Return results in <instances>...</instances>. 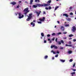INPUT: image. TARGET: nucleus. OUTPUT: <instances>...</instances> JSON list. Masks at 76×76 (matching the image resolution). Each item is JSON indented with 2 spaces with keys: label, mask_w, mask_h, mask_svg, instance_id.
Returning a JSON list of instances; mask_svg holds the SVG:
<instances>
[{
  "label": "nucleus",
  "mask_w": 76,
  "mask_h": 76,
  "mask_svg": "<svg viewBox=\"0 0 76 76\" xmlns=\"http://www.w3.org/2000/svg\"><path fill=\"white\" fill-rule=\"evenodd\" d=\"M50 4H37V6H38L39 7H42L43 6H44V7H45V6H50Z\"/></svg>",
  "instance_id": "obj_1"
},
{
  "label": "nucleus",
  "mask_w": 76,
  "mask_h": 76,
  "mask_svg": "<svg viewBox=\"0 0 76 76\" xmlns=\"http://www.w3.org/2000/svg\"><path fill=\"white\" fill-rule=\"evenodd\" d=\"M29 8L28 7H27L26 8L24 9L23 10V12H24V15H26L29 12Z\"/></svg>",
  "instance_id": "obj_2"
},
{
  "label": "nucleus",
  "mask_w": 76,
  "mask_h": 76,
  "mask_svg": "<svg viewBox=\"0 0 76 76\" xmlns=\"http://www.w3.org/2000/svg\"><path fill=\"white\" fill-rule=\"evenodd\" d=\"M28 15V18L26 20L27 21H29L30 19H31V18L32 17V14L30 13L28 15Z\"/></svg>",
  "instance_id": "obj_3"
},
{
  "label": "nucleus",
  "mask_w": 76,
  "mask_h": 76,
  "mask_svg": "<svg viewBox=\"0 0 76 76\" xmlns=\"http://www.w3.org/2000/svg\"><path fill=\"white\" fill-rule=\"evenodd\" d=\"M18 14H19L18 16H19V17H18V18L19 19H21V18H23V16H24L23 15H22V14H21V13H19Z\"/></svg>",
  "instance_id": "obj_4"
},
{
  "label": "nucleus",
  "mask_w": 76,
  "mask_h": 76,
  "mask_svg": "<svg viewBox=\"0 0 76 76\" xmlns=\"http://www.w3.org/2000/svg\"><path fill=\"white\" fill-rule=\"evenodd\" d=\"M76 30V27L75 26H73L72 27V31L73 32H75V31Z\"/></svg>",
  "instance_id": "obj_5"
},
{
  "label": "nucleus",
  "mask_w": 76,
  "mask_h": 76,
  "mask_svg": "<svg viewBox=\"0 0 76 76\" xmlns=\"http://www.w3.org/2000/svg\"><path fill=\"white\" fill-rule=\"evenodd\" d=\"M50 48H55V49H57L58 48V47L56 46L55 45H51L50 47Z\"/></svg>",
  "instance_id": "obj_6"
},
{
  "label": "nucleus",
  "mask_w": 76,
  "mask_h": 76,
  "mask_svg": "<svg viewBox=\"0 0 76 76\" xmlns=\"http://www.w3.org/2000/svg\"><path fill=\"white\" fill-rule=\"evenodd\" d=\"M41 13V11H37L36 12V13L37 14V16H39V15Z\"/></svg>",
  "instance_id": "obj_7"
},
{
  "label": "nucleus",
  "mask_w": 76,
  "mask_h": 76,
  "mask_svg": "<svg viewBox=\"0 0 76 76\" xmlns=\"http://www.w3.org/2000/svg\"><path fill=\"white\" fill-rule=\"evenodd\" d=\"M45 19V17H43L42 19L40 18L39 19V20H40L41 22H44Z\"/></svg>",
  "instance_id": "obj_8"
},
{
  "label": "nucleus",
  "mask_w": 76,
  "mask_h": 76,
  "mask_svg": "<svg viewBox=\"0 0 76 76\" xmlns=\"http://www.w3.org/2000/svg\"><path fill=\"white\" fill-rule=\"evenodd\" d=\"M10 4H12L13 5H15L16 4V3L15 2V1H13L12 2L10 3Z\"/></svg>",
  "instance_id": "obj_9"
},
{
  "label": "nucleus",
  "mask_w": 76,
  "mask_h": 76,
  "mask_svg": "<svg viewBox=\"0 0 76 76\" xmlns=\"http://www.w3.org/2000/svg\"><path fill=\"white\" fill-rule=\"evenodd\" d=\"M61 29L62 31H64V28L63 26H61Z\"/></svg>",
  "instance_id": "obj_10"
},
{
  "label": "nucleus",
  "mask_w": 76,
  "mask_h": 76,
  "mask_svg": "<svg viewBox=\"0 0 76 76\" xmlns=\"http://www.w3.org/2000/svg\"><path fill=\"white\" fill-rule=\"evenodd\" d=\"M63 16H65L66 17V18L68 17L69 16V15H68L67 14H63Z\"/></svg>",
  "instance_id": "obj_11"
},
{
  "label": "nucleus",
  "mask_w": 76,
  "mask_h": 76,
  "mask_svg": "<svg viewBox=\"0 0 76 76\" xmlns=\"http://www.w3.org/2000/svg\"><path fill=\"white\" fill-rule=\"evenodd\" d=\"M34 1V0H30V4L31 5V4H32V2Z\"/></svg>",
  "instance_id": "obj_12"
},
{
  "label": "nucleus",
  "mask_w": 76,
  "mask_h": 76,
  "mask_svg": "<svg viewBox=\"0 0 76 76\" xmlns=\"http://www.w3.org/2000/svg\"><path fill=\"white\" fill-rule=\"evenodd\" d=\"M60 61L61 62H62V63H64V62H65V60H64L60 59Z\"/></svg>",
  "instance_id": "obj_13"
},
{
  "label": "nucleus",
  "mask_w": 76,
  "mask_h": 76,
  "mask_svg": "<svg viewBox=\"0 0 76 76\" xmlns=\"http://www.w3.org/2000/svg\"><path fill=\"white\" fill-rule=\"evenodd\" d=\"M31 25H33L32 26H35V23H33V22H31Z\"/></svg>",
  "instance_id": "obj_14"
},
{
  "label": "nucleus",
  "mask_w": 76,
  "mask_h": 76,
  "mask_svg": "<svg viewBox=\"0 0 76 76\" xmlns=\"http://www.w3.org/2000/svg\"><path fill=\"white\" fill-rule=\"evenodd\" d=\"M58 7H59V6H56L55 8V11H56V10H57V9H58Z\"/></svg>",
  "instance_id": "obj_15"
},
{
  "label": "nucleus",
  "mask_w": 76,
  "mask_h": 76,
  "mask_svg": "<svg viewBox=\"0 0 76 76\" xmlns=\"http://www.w3.org/2000/svg\"><path fill=\"white\" fill-rule=\"evenodd\" d=\"M51 3V0L48 1L47 2V3Z\"/></svg>",
  "instance_id": "obj_16"
},
{
  "label": "nucleus",
  "mask_w": 76,
  "mask_h": 76,
  "mask_svg": "<svg viewBox=\"0 0 76 76\" xmlns=\"http://www.w3.org/2000/svg\"><path fill=\"white\" fill-rule=\"evenodd\" d=\"M33 7H34V8H37V5H34L33 6Z\"/></svg>",
  "instance_id": "obj_17"
},
{
  "label": "nucleus",
  "mask_w": 76,
  "mask_h": 76,
  "mask_svg": "<svg viewBox=\"0 0 76 76\" xmlns=\"http://www.w3.org/2000/svg\"><path fill=\"white\" fill-rule=\"evenodd\" d=\"M41 35L42 37H44V33H41Z\"/></svg>",
  "instance_id": "obj_18"
},
{
  "label": "nucleus",
  "mask_w": 76,
  "mask_h": 76,
  "mask_svg": "<svg viewBox=\"0 0 76 76\" xmlns=\"http://www.w3.org/2000/svg\"><path fill=\"white\" fill-rule=\"evenodd\" d=\"M40 1L39 0H35V2H39Z\"/></svg>",
  "instance_id": "obj_19"
},
{
  "label": "nucleus",
  "mask_w": 76,
  "mask_h": 76,
  "mask_svg": "<svg viewBox=\"0 0 76 76\" xmlns=\"http://www.w3.org/2000/svg\"><path fill=\"white\" fill-rule=\"evenodd\" d=\"M68 53L69 54H72V51H68Z\"/></svg>",
  "instance_id": "obj_20"
},
{
  "label": "nucleus",
  "mask_w": 76,
  "mask_h": 76,
  "mask_svg": "<svg viewBox=\"0 0 76 76\" xmlns=\"http://www.w3.org/2000/svg\"><path fill=\"white\" fill-rule=\"evenodd\" d=\"M57 43L59 45H61V42L60 41L58 42Z\"/></svg>",
  "instance_id": "obj_21"
},
{
  "label": "nucleus",
  "mask_w": 76,
  "mask_h": 76,
  "mask_svg": "<svg viewBox=\"0 0 76 76\" xmlns=\"http://www.w3.org/2000/svg\"><path fill=\"white\" fill-rule=\"evenodd\" d=\"M47 58H48V56L47 55L45 56L44 57V58H45V59H47Z\"/></svg>",
  "instance_id": "obj_22"
},
{
  "label": "nucleus",
  "mask_w": 76,
  "mask_h": 76,
  "mask_svg": "<svg viewBox=\"0 0 76 76\" xmlns=\"http://www.w3.org/2000/svg\"><path fill=\"white\" fill-rule=\"evenodd\" d=\"M73 37V34H70L69 35V37Z\"/></svg>",
  "instance_id": "obj_23"
},
{
  "label": "nucleus",
  "mask_w": 76,
  "mask_h": 76,
  "mask_svg": "<svg viewBox=\"0 0 76 76\" xmlns=\"http://www.w3.org/2000/svg\"><path fill=\"white\" fill-rule=\"evenodd\" d=\"M61 43H62V44H64V41H63V40H62L61 41Z\"/></svg>",
  "instance_id": "obj_24"
},
{
  "label": "nucleus",
  "mask_w": 76,
  "mask_h": 76,
  "mask_svg": "<svg viewBox=\"0 0 76 76\" xmlns=\"http://www.w3.org/2000/svg\"><path fill=\"white\" fill-rule=\"evenodd\" d=\"M57 35H60V34H61V32H60L58 33L57 34Z\"/></svg>",
  "instance_id": "obj_25"
},
{
  "label": "nucleus",
  "mask_w": 76,
  "mask_h": 76,
  "mask_svg": "<svg viewBox=\"0 0 76 76\" xmlns=\"http://www.w3.org/2000/svg\"><path fill=\"white\" fill-rule=\"evenodd\" d=\"M52 36H54V35H56V34L54 33H53V34H52Z\"/></svg>",
  "instance_id": "obj_26"
},
{
  "label": "nucleus",
  "mask_w": 76,
  "mask_h": 76,
  "mask_svg": "<svg viewBox=\"0 0 76 76\" xmlns=\"http://www.w3.org/2000/svg\"><path fill=\"white\" fill-rule=\"evenodd\" d=\"M67 33V32H63V34H66Z\"/></svg>",
  "instance_id": "obj_27"
},
{
  "label": "nucleus",
  "mask_w": 76,
  "mask_h": 76,
  "mask_svg": "<svg viewBox=\"0 0 76 76\" xmlns=\"http://www.w3.org/2000/svg\"><path fill=\"white\" fill-rule=\"evenodd\" d=\"M71 75H75V72H73L72 73H71Z\"/></svg>",
  "instance_id": "obj_28"
},
{
  "label": "nucleus",
  "mask_w": 76,
  "mask_h": 76,
  "mask_svg": "<svg viewBox=\"0 0 76 76\" xmlns=\"http://www.w3.org/2000/svg\"><path fill=\"white\" fill-rule=\"evenodd\" d=\"M37 23H40V24H41L42 23V22H41V21H38L37 22Z\"/></svg>",
  "instance_id": "obj_29"
},
{
  "label": "nucleus",
  "mask_w": 76,
  "mask_h": 76,
  "mask_svg": "<svg viewBox=\"0 0 76 76\" xmlns=\"http://www.w3.org/2000/svg\"><path fill=\"white\" fill-rule=\"evenodd\" d=\"M65 26L67 27V26H69V24H66L65 25Z\"/></svg>",
  "instance_id": "obj_30"
},
{
  "label": "nucleus",
  "mask_w": 76,
  "mask_h": 76,
  "mask_svg": "<svg viewBox=\"0 0 76 76\" xmlns=\"http://www.w3.org/2000/svg\"><path fill=\"white\" fill-rule=\"evenodd\" d=\"M69 61H70V62H72V61H73V59H70V60H69Z\"/></svg>",
  "instance_id": "obj_31"
},
{
  "label": "nucleus",
  "mask_w": 76,
  "mask_h": 76,
  "mask_svg": "<svg viewBox=\"0 0 76 76\" xmlns=\"http://www.w3.org/2000/svg\"><path fill=\"white\" fill-rule=\"evenodd\" d=\"M58 54H56V55L55 56V57H58Z\"/></svg>",
  "instance_id": "obj_32"
},
{
  "label": "nucleus",
  "mask_w": 76,
  "mask_h": 76,
  "mask_svg": "<svg viewBox=\"0 0 76 76\" xmlns=\"http://www.w3.org/2000/svg\"><path fill=\"white\" fill-rule=\"evenodd\" d=\"M76 64L75 63H74V64L73 65V67H75V65Z\"/></svg>",
  "instance_id": "obj_33"
},
{
  "label": "nucleus",
  "mask_w": 76,
  "mask_h": 76,
  "mask_svg": "<svg viewBox=\"0 0 76 76\" xmlns=\"http://www.w3.org/2000/svg\"><path fill=\"white\" fill-rule=\"evenodd\" d=\"M43 15H44V14H46V13L45 12V11H43Z\"/></svg>",
  "instance_id": "obj_34"
},
{
  "label": "nucleus",
  "mask_w": 76,
  "mask_h": 76,
  "mask_svg": "<svg viewBox=\"0 0 76 76\" xmlns=\"http://www.w3.org/2000/svg\"><path fill=\"white\" fill-rule=\"evenodd\" d=\"M51 9V6H50L49 7V9L50 10V9Z\"/></svg>",
  "instance_id": "obj_35"
},
{
  "label": "nucleus",
  "mask_w": 76,
  "mask_h": 76,
  "mask_svg": "<svg viewBox=\"0 0 76 76\" xmlns=\"http://www.w3.org/2000/svg\"><path fill=\"white\" fill-rule=\"evenodd\" d=\"M47 37H50V34H48L47 35Z\"/></svg>",
  "instance_id": "obj_36"
},
{
  "label": "nucleus",
  "mask_w": 76,
  "mask_h": 76,
  "mask_svg": "<svg viewBox=\"0 0 76 76\" xmlns=\"http://www.w3.org/2000/svg\"><path fill=\"white\" fill-rule=\"evenodd\" d=\"M69 44H72V42L71 41H69Z\"/></svg>",
  "instance_id": "obj_37"
},
{
  "label": "nucleus",
  "mask_w": 76,
  "mask_h": 76,
  "mask_svg": "<svg viewBox=\"0 0 76 76\" xmlns=\"http://www.w3.org/2000/svg\"><path fill=\"white\" fill-rule=\"evenodd\" d=\"M17 8H19V5H18L17 6Z\"/></svg>",
  "instance_id": "obj_38"
},
{
  "label": "nucleus",
  "mask_w": 76,
  "mask_h": 76,
  "mask_svg": "<svg viewBox=\"0 0 76 76\" xmlns=\"http://www.w3.org/2000/svg\"><path fill=\"white\" fill-rule=\"evenodd\" d=\"M73 41L74 42H76V39H74L73 40Z\"/></svg>",
  "instance_id": "obj_39"
},
{
  "label": "nucleus",
  "mask_w": 76,
  "mask_h": 76,
  "mask_svg": "<svg viewBox=\"0 0 76 76\" xmlns=\"http://www.w3.org/2000/svg\"><path fill=\"white\" fill-rule=\"evenodd\" d=\"M70 15H73V14L72 12H71V13H70Z\"/></svg>",
  "instance_id": "obj_40"
},
{
  "label": "nucleus",
  "mask_w": 76,
  "mask_h": 76,
  "mask_svg": "<svg viewBox=\"0 0 76 76\" xmlns=\"http://www.w3.org/2000/svg\"><path fill=\"white\" fill-rule=\"evenodd\" d=\"M57 39H58L57 38H56V42H57Z\"/></svg>",
  "instance_id": "obj_41"
},
{
  "label": "nucleus",
  "mask_w": 76,
  "mask_h": 76,
  "mask_svg": "<svg viewBox=\"0 0 76 76\" xmlns=\"http://www.w3.org/2000/svg\"><path fill=\"white\" fill-rule=\"evenodd\" d=\"M45 9H46V10H48V7H46L45 8Z\"/></svg>",
  "instance_id": "obj_42"
},
{
  "label": "nucleus",
  "mask_w": 76,
  "mask_h": 76,
  "mask_svg": "<svg viewBox=\"0 0 76 76\" xmlns=\"http://www.w3.org/2000/svg\"><path fill=\"white\" fill-rule=\"evenodd\" d=\"M57 54H59V53H60V52H59L58 51H57Z\"/></svg>",
  "instance_id": "obj_43"
},
{
  "label": "nucleus",
  "mask_w": 76,
  "mask_h": 76,
  "mask_svg": "<svg viewBox=\"0 0 76 76\" xmlns=\"http://www.w3.org/2000/svg\"><path fill=\"white\" fill-rule=\"evenodd\" d=\"M44 42L45 43H46V42H47V41H46V40H45L44 41Z\"/></svg>",
  "instance_id": "obj_44"
},
{
  "label": "nucleus",
  "mask_w": 76,
  "mask_h": 76,
  "mask_svg": "<svg viewBox=\"0 0 76 76\" xmlns=\"http://www.w3.org/2000/svg\"><path fill=\"white\" fill-rule=\"evenodd\" d=\"M68 47H72V45H68Z\"/></svg>",
  "instance_id": "obj_45"
},
{
  "label": "nucleus",
  "mask_w": 76,
  "mask_h": 76,
  "mask_svg": "<svg viewBox=\"0 0 76 76\" xmlns=\"http://www.w3.org/2000/svg\"><path fill=\"white\" fill-rule=\"evenodd\" d=\"M69 9H72V7H70L69 8Z\"/></svg>",
  "instance_id": "obj_46"
},
{
  "label": "nucleus",
  "mask_w": 76,
  "mask_h": 76,
  "mask_svg": "<svg viewBox=\"0 0 76 76\" xmlns=\"http://www.w3.org/2000/svg\"><path fill=\"white\" fill-rule=\"evenodd\" d=\"M55 38H53L52 39V41H54Z\"/></svg>",
  "instance_id": "obj_47"
},
{
  "label": "nucleus",
  "mask_w": 76,
  "mask_h": 76,
  "mask_svg": "<svg viewBox=\"0 0 76 76\" xmlns=\"http://www.w3.org/2000/svg\"><path fill=\"white\" fill-rule=\"evenodd\" d=\"M60 49L61 50H62V49H63V47H61V48H60Z\"/></svg>",
  "instance_id": "obj_48"
},
{
  "label": "nucleus",
  "mask_w": 76,
  "mask_h": 76,
  "mask_svg": "<svg viewBox=\"0 0 76 76\" xmlns=\"http://www.w3.org/2000/svg\"><path fill=\"white\" fill-rule=\"evenodd\" d=\"M72 70H73V71H74V72L76 71V70L75 69H73Z\"/></svg>",
  "instance_id": "obj_49"
},
{
  "label": "nucleus",
  "mask_w": 76,
  "mask_h": 76,
  "mask_svg": "<svg viewBox=\"0 0 76 76\" xmlns=\"http://www.w3.org/2000/svg\"><path fill=\"white\" fill-rule=\"evenodd\" d=\"M69 45H67V44H66V47H67V46H69Z\"/></svg>",
  "instance_id": "obj_50"
},
{
  "label": "nucleus",
  "mask_w": 76,
  "mask_h": 76,
  "mask_svg": "<svg viewBox=\"0 0 76 76\" xmlns=\"http://www.w3.org/2000/svg\"><path fill=\"white\" fill-rule=\"evenodd\" d=\"M19 3H22V1H19Z\"/></svg>",
  "instance_id": "obj_51"
},
{
  "label": "nucleus",
  "mask_w": 76,
  "mask_h": 76,
  "mask_svg": "<svg viewBox=\"0 0 76 76\" xmlns=\"http://www.w3.org/2000/svg\"><path fill=\"white\" fill-rule=\"evenodd\" d=\"M64 39H67V37H64Z\"/></svg>",
  "instance_id": "obj_52"
},
{
  "label": "nucleus",
  "mask_w": 76,
  "mask_h": 76,
  "mask_svg": "<svg viewBox=\"0 0 76 76\" xmlns=\"http://www.w3.org/2000/svg\"><path fill=\"white\" fill-rule=\"evenodd\" d=\"M53 54H56V52H55L54 51L53 52Z\"/></svg>",
  "instance_id": "obj_53"
},
{
  "label": "nucleus",
  "mask_w": 76,
  "mask_h": 76,
  "mask_svg": "<svg viewBox=\"0 0 76 76\" xmlns=\"http://www.w3.org/2000/svg\"><path fill=\"white\" fill-rule=\"evenodd\" d=\"M52 58L53 60H54V57H52Z\"/></svg>",
  "instance_id": "obj_54"
},
{
  "label": "nucleus",
  "mask_w": 76,
  "mask_h": 76,
  "mask_svg": "<svg viewBox=\"0 0 76 76\" xmlns=\"http://www.w3.org/2000/svg\"><path fill=\"white\" fill-rule=\"evenodd\" d=\"M57 23H60V22L58 21H57Z\"/></svg>",
  "instance_id": "obj_55"
},
{
  "label": "nucleus",
  "mask_w": 76,
  "mask_h": 76,
  "mask_svg": "<svg viewBox=\"0 0 76 76\" xmlns=\"http://www.w3.org/2000/svg\"><path fill=\"white\" fill-rule=\"evenodd\" d=\"M72 47L73 48H75V47L74 46H73Z\"/></svg>",
  "instance_id": "obj_56"
},
{
  "label": "nucleus",
  "mask_w": 76,
  "mask_h": 76,
  "mask_svg": "<svg viewBox=\"0 0 76 76\" xmlns=\"http://www.w3.org/2000/svg\"><path fill=\"white\" fill-rule=\"evenodd\" d=\"M15 15H16V16H17V15H18V13H15Z\"/></svg>",
  "instance_id": "obj_57"
},
{
  "label": "nucleus",
  "mask_w": 76,
  "mask_h": 76,
  "mask_svg": "<svg viewBox=\"0 0 76 76\" xmlns=\"http://www.w3.org/2000/svg\"><path fill=\"white\" fill-rule=\"evenodd\" d=\"M48 41H50V39H48Z\"/></svg>",
  "instance_id": "obj_58"
},
{
  "label": "nucleus",
  "mask_w": 76,
  "mask_h": 76,
  "mask_svg": "<svg viewBox=\"0 0 76 76\" xmlns=\"http://www.w3.org/2000/svg\"><path fill=\"white\" fill-rule=\"evenodd\" d=\"M54 52V51L53 50H52V51H51L52 53H53Z\"/></svg>",
  "instance_id": "obj_59"
},
{
  "label": "nucleus",
  "mask_w": 76,
  "mask_h": 76,
  "mask_svg": "<svg viewBox=\"0 0 76 76\" xmlns=\"http://www.w3.org/2000/svg\"><path fill=\"white\" fill-rule=\"evenodd\" d=\"M50 43H51V40H50Z\"/></svg>",
  "instance_id": "obj_60"
},
{
  "label": "nucleus",
  "mask_w": 76,
  "mask_h": 76,
  "mask_svg": "<svg viewBox=\"0 0 76 76\" xmlns=\"http://www.w3.org/2000/svg\"><path fill=\"white\" fill-rule=\"evenodd\" d=\"M72 39V38H70L69 39Z\"/></svg>",
  "instance_id": "obj_61"
},
{
  "label": "nucleus",
  "mask_w": 76,
  "mask_h": 76,
  "mask_svg": "<svg viewBox=\"0 0 76 76\" xmlns=\"http://www.w3.org/2000/svg\"><path fill=\"white\" fill-rule=\"evenodd\" d=\"M40 38H41V39H42V37H41Z\"/></svg>",
  "instance_id": "obj_62"
},
{
  "label": "nucleus",
  "mask_w": 76,
  "mask_h": 76,
  "mask_svg": "<svg viewBox=\"0 0 76 76\" xmlns=\"http://www.w3.org/2000/svg\"><path fill=\"white\" fill-rule=\"evenodd\" d=\"M54 16H56V14H54Z\"/></svg>",
  "instance_id": "obj_63"
},
{
  "label": "nucleus",
  "mask_w": 76,
  "mask_h": 76,
  "mask_svg": "<svg viewBox=\"0 0 76 76\" xmlns=\"http://www.w3.org/2000/svg\"><path fill=\"white\" fill-rule=\"evenodd\" d=\"M56 27H57V26H55V27L56 28Z\"/></svg>",
  "instance_id": "obj_64"
}]
</instances>
